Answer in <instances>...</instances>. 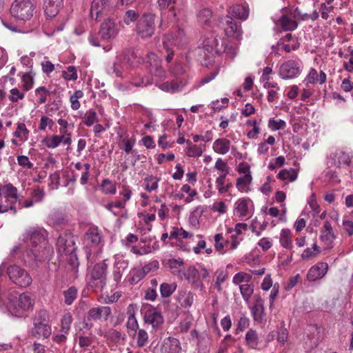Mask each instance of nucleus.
<instances>
[{
  "mask_svg": "<svg viewBox=\"0 0 353 353\" xmlns=\"http://www.w3.org/2000/svg\"><path fill=\"white\" fill-rule=\"evenodd\" d=\"M187 83L186 81L173 79L171 81H166L160 84H158V87L163 91L168 92H175L179 91Z\"/></svg>",
  "mask_w": 353,
  "mask_h": 353,
  "instance_id": "nucleus-28",
  "label": "nucleus"
},
{
  "mask_svg": "<svg viewBox=\"0 0 353 353\" xmlns=\"http://www.w3.org/2000/svg\"><path fill=\"white\" fill-rule=\"evenodd\" d=\"M282 12L283 14L279 20L281 28L285 31L295 30L298 26V23L294 19L301 14L299 8H296L294 10L284 8L282 9Z\"/></svg>",
  "mask_w": 353,
  "mask_h": 353,
  "instance_id": "nucleus-8",
  "label": "nucleus"
},
{
  "mask_svg": "<svg viewBox=\"0 0 353 353\" xmlns=\"http://www.w3.org/2000/svg\"><path fill=\"white\" fill-rule=\"evenodd\" d=\"M176 289V283H163L160 285L161 296L163 298L170 296Z\"/></svg>",
  "mask_w": 353,
  "mask_h": 353,
  "instance_id": "nucleus-41",
  "label": "nucleus"
},
{
  "mask_svg": "<svg viewBox=\"0 0 353 353\" xmlns=\"http://www.w3.org/2000/svg\"><path fill=\"white\" fill-rule=\"evenodd\" d=\"M252 177L251 174H247L239 177L236 180V188L241 192H246L248 186L251 183Z\"/></svg>",
  "mask_w": 353,
  "mask_h": 353,
  "instance_id": "nucleus-40",
  "label": "nucleus"
},
{
  "mask_svg": "<svg viewBox=\"0 0 353 353\" xmlns=\"http://www.w3.org/2000/svg\"><path fill=\"white\" fill-rule=\"evenodd\" d=\"M197 17L201 23L206 24L212 17V12L208 8L202 9L199 12Z\"/></svg>",
  "mask_w": 353,
  "mask_h": 353,
  "instance_id": "nucleus-62",
  "label": "nucleus"
},
{
  "mask_svg": "<svg viewBox=\"0 0 353 353\" xmlns=\"http://www.w3.org/2000/svg\"><path fill=\"white\" fill-rule=\"evenodd\" d=\"M228 12L234 17L245 20L248 17L249 10L247 6L234 5L230 8Z\"/></svg>",
  "mask_w": 353,
  "mask_h": 353,
  "instance_id": "nucleus-34",
  "label": "nucleus"
},
{
  "mask_svg": "<svg viewBox=\"0 0 353 353\" xmlns=\"http://www.w3.org/2000/svg\"><path fill=\"white\" fill-rule=\"evenodd\" d=\"M326 77L324 72L321 71L319 74L316 70L312 68L307 75L305 81L306 82V85L315 84L316 83L323 84L326 81Z\"/></svg>",
  "mask_w": 353,
  "mask_h": 353,
  "instance_id": "nucleus-31",
  "label": "nucleus"
},
{
  "mask_svg": "<svg viewBox=\"0 0 353 353\" xmlns=\"http://www.w3.org/2000/svg\"><path fill=\"white\" fill-rule=\"evenodd\" d=\"M138 62L137 55L134 52L125 51L117 57L113 64V72L117 77H121L123 70L134 67Z\"/></svg>",
  "mask_w": 353,
  "mask_h": 353,
  "instance_id": "nucleus-7",
  "label": "nucleus"
},
{
  "mask_svg": "<svg viewBox=\"0 0 353 353\" xmlns=\"http://www.w3.org/2000/svg\"><path fill=\"white\" fill-rule=\"evenodd\" d=\"M252 276L245 272H239L234 274L232 282L234 285H239L241 283H248L252 281Z\"/></svg>",
  "mask_w": 353,
  "mask_h": 353,
  "instance_id": "nucleus-46",
  "label": "nucleus"
},
{
  "mask_svg": "<svg viewBox=\"0 0 353 353\" xmlns=\"http://www.w3.org/2000/svg\"><path fill=\"white\" fill-rule=\"evenodd\" d=\"M188 145L187 147V155L190 157H199L203 154V150L199 145H194L190 140L186 141Z\"/></svg>",
  "mask_w": 353,
  "mask_h": 353,
  "instance_id": "nucleus-45",
  "label": "nucleus"
},
{
  "mask_svg": "<svg viewBox=\"0 0 353 353\" xmlns=\"http://www.w3.org/2000/svg\"><path fill=\"white\" fill-rule=\"evenodd\" d=\"M251 313L256 323L261 324L265 321L264 301L259 294L254 296V305L251 308Z\"/></svg>",
  "mask_w": 353,
  "mask_h": 353,
  "instance_id": "nucleus-15",
  "label": "nucleus"
},
{
  "mask_svg": "<svg viewBox=\"0 0 353 353\" xmlns=\"http://www.w3.org/2000/svg\"><path fill=\"white\" fill-rule=\"evenodd\" d=\"M310 335H307L309 343L305 341L306 348L307 350H312L318 345L320 340L321 328L316 325H312L310 327Z\"/></svg>",
  "mask_w": 353,
  "mask_h": 353,
  "instance_id": "nucleus-30",
  "label": "nucleus"
},
{
  "mask_svg": "<svg viewBox=\"0 0 353 353\" xmlns=\"http://www.w3.org/2000/svg\"><path fill=\"white\" fill-rule=\"evenodd\" d=\"M297 172L294 169H290L289 170L283 169L278 174V178L281 180H289L290 181H294L297 178Z\"/></svg>",
  "mask_w": 353,
  "mask_h": 353,
  "instance_id": "nucleus-47",
  "label": "nucleus"
},
{
  "mask_svg": "<svg viewBox=\"0 0 353 353\" xmlns=\"http://www.w3.org/2000/svg\"><path fill=\"white\" fill-rule=\"evenodd\" d=\"M252 201L250 199L241 198L238 199L235 203L234 213L240 217L248 216L250 218L252 214L249 207Z\"/></svg>",
  "mask_w": 353,
  "mask_h": 353,
  "instance_id": "nucleus-20",
  "label": "nucleus"
},
{
  "mask_svg": "<svg viewBox=\"0 0 353 353\" xmlns=\"http://www.w3.org/2000/svg\"><path fill=\"white\" fill-rule=\"evenodd\" d=\"M183 265V261L181 259H170L166 261V266L175 272H180Z\"/></svg>",
  "mask_w": 353,
  "mask_h": 353,
  "instance_id": "nucleus-59",
  "label": "nucleus"
},
{
  "mask_svg": "<svg viewBox=\"0 0 353 353\" xmlns=\"http://www.w3.org/2000/svg\"><path fill=\"white\" fill-rule=\"evenodd\" d=\"M169 71L172 75L176 77L183 75L186 72L185 68L179 61H175V63L169 68Z\"/></svg>",
  "mask_w": 353,
  "mask_h": 353,
  "instance_id": "nucleus-54",
  "label": "nucleus"
},
{
  "mask_svg": "<svg viewBox=\"0 0 353 353\" xmlns=\"http://www.w3.org/2000/svg\"><path fill=\"white\" fill-rule=\"evenodd\" d=\"M112 314V309L109 306L99 305L88 310L86 317L81 329L83 332H89L93 327V322L106 321Z\"/></svg>",
  "mask_w": 353,
  "mask_h": 353,
  "instance_id": "nucleus-3",
  "label": "nucleus"
},
{
  "mask_svg": "<svg viewBox=\"0 0 353 353\" xmlns=\"http://www.w3.org/2000/svg\"><path fill=\"white\" fill-rule=\"evenodd\" d=\"M336 236L330 221H325L321 230L320 239L327 245L330 246Z\"/></svg>",
  "mask_w": 353,
  "mask_h": 353,
  "instance_id": "nucleus-27",
  "label": "nucleus"
},
{
  "mask_svg": "<svg viewBox=\"0 0 353 353\" xmlns=\"http://www.w3.org/2000/svg\"><path fill=\"white\" fill-rule=\"evenodd\" d=\"M328 266L325 263H319L312 266L308 271L307 278L310 281H315L324 276L327 270Z\"/></svg>",
  "mask_w": 353,
  "mask_h": 353,
  "instance_id": "nucleus-22",
  "label": "nucleus"
},
{
  "mask_svg": "<svg viewBox=\"0 0 353 353\" xmlns=\"http://www.w3.org/2000/svg\"><path fill=\"white\" fill-rule=\"evenodd\" d=\"M158 4L161 10L170 8L173 16L176 17L182 12V8L179 7L176 0H158Z\"/></svg>",
  "mask_w": 353,
  "mask_h": 353,
  "instance_id": "nucleus-33",
  "label": "nucleus"
},
{
  "mask_svg": "<svg viewBox=\"0 0 353 353\" xmlns=\"http://www.w3.org/2000/svg\"><path fill=\"white\" fill-rule=\"evenodd\" d=\"M26 234L31 242V248L48 243L47 232L43 229L32 228L26 232Z\"/></svg>",
  "mask_w": 353,
  "mask_h": 353,
  "instance_id": "nucleus-16",
  "label": "nucleus"
},
{
  "mask_svg": "<svg viewBox=\"0 0 353 353\" xmlns=\"http://www.w3.org/2000/svg\"><path fill=\"white\" fill-rule=\"evenodd\" d=\"M62 77L68 81H76L78 79L76 68L73 65L68 66L66 71H62Z\"/></svg>",
  "mask_w": 353,
  "mask_h": 353,
  "instance_id": "nucleus-56",
  "label": "nucleus"
},
{
  "mask_svg": "<svg viewBox=\"0 0 353 353\" xmlns=\"http://www.w3.org/2000/svg\"><path fill=\"white\" fill-rule=\"evenodd\" d=\"M44 141L48 148H55L62 142V139L60 135H52L50 138H46Z\"/></svg>",
  "mask_w": 353,
  "mask_h": 353,
  "instance_id": "nucleus-60",
  "label": "nucleus"
},
{
  "mask_svg": "<svg viewBox=\"0 0 353 353\" xmlns=\"http://www.w3.org/2000/svg\"><path fill=\"white\" fill-rule=\"evenodd\" d=\"M35 8L33 0H14L10 12L14 18L26 21L33 17Z\"/></svg>",
  "mask_w": 353,
  "mask_h": 353,
  "instance_id": "nucleus-4",
  "label": "nucleus"
},
{
  "mask_svg": "<svg viewBox=\"0 0 353 353\" xmlns=\"http://www.w3.org/2000/svg\"><path fill=\"white\" fill-rule=\"evenodd\" d=\"M247 345L252 349H255L259 343L258 336L255 330H250L245 334Z\"/></svg>",
  "mask_w": 353,
  "mask_h": 353,
  "instance_id": "nucleus-49",
  "label": "nucleus"
},
{
  "mask_svg": "<svg viewBox=\"0 0 353 353\" xmlns=\"http://www.w3.org/2000/svg\"><path fill=\"white\" fill-rule=\"evenodd\" d=\"M34 305V299L29 293L21 294L18 299V306L23 310H28Z\"/></svg>",
  "mask_w": 353,
  "mask_h": 353,
  "instance_id": "nucleus-37",
  "label": "nucleus"
},
{
  "mask_svg": "<svg viewBox=\"0 0 353 353\" xmlns=\"http://www.w3.org/2000/svg\"><path fill=\"white\" fill-rule=\"evenodd\" d=\"M54 252L52 247L48 245H40L39 247L31 248L27 255L30 260L36 262L49 261Z\"/></svg>",
  "mask_w": 353,
  "mask_h": 353,
  "instance_id": "nucleus-11",
  "label": "nucleus"
},
{
  "mask_svg": "<svg viewBox=\"0 0 353 353\" xmlns=\"http://www.w3.org/2000/svg\"><path fill=\"white\" fill-rule=\"evenodd\" d=\"M215 285L219 292L221 290V284L226 280L228 276V272L224 270H218L216 273Z\"/></svg>",
  "mask_w": 353,
  "mask_h": 353,
  "instance_id": "nucleus-55",
  "label": "nucleus"
},
{
  "mask_svg": "<svg viewBox=\"0 0 353 353\" xmlns=\"http://www.w3.org/2000/svg\"><path fill=\"white\" fill-rule=\"evenodd\" d=\"M63 6V0H43L44 12L47 17H56Z\"/></svg>",
  "mask_w": 353,
  "mask_h": 353,
  "instance_id": "nucleus-23",
  "label": "nucleus"
},
{
  "mask_svg": "<svg viewBox=\"0 0 353 353\" xmlns=\"http://www.w3.org/2000/svg\"><path fill=\"white\" fill-rule=\"evenodd\" d=\"M128 268V262L124 260L117 261L113 268V279L116 283H119L121 278L124 270Z\"/></svg>",
  "mask_w": 353,
  "mask_h": 353,
  "instance_id": "nucleus-36",
  "label": "nucleus"
},
{
  "mask_svg": "<svg viewBox=\"0 0 353 353\" xmlns=\"http://www.w3.org/2000/svg\"><path fill=\"white\" fill-rule=\"evenodd\" d=\"M279 242L286 249H291L292 248V233L290 230L283 229L281 230Z\"/></svg>",
  "mask_w": 353,
  "mask_h": 353,
  "instance_id": "nucleus-38",
  "label": "nucleus"
},
{
  "mask_svg": "<svg viewBox=\"0 0 353 353\" xmlns=\"http://www.w3.org/2000/svg\"><path fill=\"white\" fill-rule=\"evenodd\" d=\"M85 242L88 246L97 247L101 238L97 227H90L85 234Z\"/></svg>",
  "mask_w": 353,
  "mask_h": 353,
  "instance_id": "nucleus-26",
  "label": "nucleus"
},
{
  "mask_svg": "<svg viewBox=\"0 0 353 353\" xmlns=\"http://www.w3.org/2000/svg\"><path fill=\"white\" fill-rule=\"evenodd\" d=\"M63 295L64 297V303L66 305H70L77 299V290L75 287L72 286L69 288L68 290H64L63 292Z\"/></svg>",
  "mask_w": 353,
  "mask_h": 353,
  "instance_id": "nucleus-42",
  "label": "nucleus"
},
{
  "mask_svg": "<svg viewBox=\"0 0 353 353\" xmlns=\"http://www.w3.org/2000/svg\"><path fill=\"white\" fill-rule=\"evenodd\" d=\"M7 274L10 280L20 288H26L32 282L29 273L17 265H9L7 268Z\"/></svg>",
  "mask_w": 353,
  "mask_h": 353,
  "instance_id": "nucleus-6",
  "label": "nucleus"
},
{
  "mask_svg": "<svg viewBox=\"0 0 353 353\" xmlns=\"http://www.w3.org/2000/svg\"><path fill=\"white\" fill-rule=\"evenodd\" d=\"M135 307L136 305L130 304L128 307V321L126 322V328L130 336H135L137 331L139 329V323L135 317Z\"/></svg>",
  "mask_w": 353,
  "mask_h": 353,
  "instance_id": "nucleus-21",
  "label": "nucleus"
},
{
  "mask_svg": "<svg viewBox=\"0 0 353 353\" xmlns=\"http://www.w3.org/2000/svg\"><path fill=\"white\" fill-rule=\"evenodd\" d=\"M139 15L137 12L134 10H129L125 12L123 21L127 24L129 25L131 23L138 20Z\"/></svg>",
  "mask_w": 353,
  "mask_h": 353,
  "instance_id": "nucleus-64",
  "label": "nucleus"
},
{
  "mask_svg": "<svg viewBox=\"0 0 353 353\" xmlns=\"http://www.w3.org/2000/svg\"><path fill=\"white\" fill-rule=\"evenodd\" d=\"M159 179L152 175H149L144 179L145 185V190L149 192L154 191L158 188Z\"/></svg>",
  "mask_w": 353,
  "mask_h": 353,
  "instance_id": "nucleus-43",
  "label": "nucleus"
},
{
  "mask_svg": "<svg viewBox=\"0 0 353 353\" xmlns=\"http://www.w3.org/2000/svg\"><path fill=\"white\" fill-rule=\"evenodd\" d=\"M109 10V0H93L90 7V16L92 19L97 20L99 18L107 15Z\"/></svg>",
  "mask_w": 353,
  "mask_h": 353,
  "instance_id": "nucleus-17",
  "label": "nucleus"
},
{
  "mask_svg": "<svg viewBox=\"0 0 353 353\" xmlns=\"http://www.w3.org/2000/svg\"><path fill=\"white\" fill-rule=\"evenodd\" d=\"M214 53H225L230 58L233 59L236 54V49L232 46H228V41L226 39L217 38V44L214 46Z\"/></svg>",
  "mask_w": 353,
  "mask_h": 353,
  "instance_id": "nucleus-24",
  "label": "nucleus"
},
{
  "mask_svg": "<svg viewBox=\"0 0 353 353\" xmlns=\"http://www.w3.org/2000/svg\"><path fill=\"white\" fill-rule=\"evenodd\" d=\"M144 320L146 323L152 325L154 328H159L163 323V318L160 312L154 309L145 312Z\"/></svg>",
  "mask_w": 353,
  "mask_h": 353,
  "instance_id": "nucleus-25",
  "label": "nucleus"
},
{
  "mask_svg": "<svg viewBox=\"0 0 353 353\" xmlns=\"http://www.w3.org/2000/svg\"><path fill=\"white\" fill-rule=\"evenodd\" d=\"M76 239L71 233H64L59 235L57 241V248L61 254H70L76 249Z\"/></svg>",
  "mask_w": 353,
  "mask_h": 353,
  "instance_id": "nucleus-9",
  "label": "nucleus"
},
{
  "mask_svg": "<svg viewBox=\"0 0 353 353\" xmlns=\"http://www.w3.org/2000/svg\"><path fill=\"white\" fill-rule=\"evenodd\" d=\"M101 188L105 194H114L117 191L115 183L108 179L102 181Z\"/></svg>",
  "mask_w": 353,
  "mask_h": 353,
  "instance_id": "nucleus-50",
  "label": "nucleus"
},
{
  "mask_svg": "<svg viewBox=\"0 0 353 353\" xmlns=\"http://www.w3.org/2000/svg\"><path fill=\"white\" fill-rule=\"evenodd\" d=\"M214 239L215 250L219 252L220 254H223L225 252L223 251L225 244L229 243V241L224 239L222 234H216Z\"/></svg>",
  "mask_w": 353,
  "mask_h": 353,
  "instance_id": "nucleus-51",
  "label": "nucleus"
},
{
  "mask_svg": "<svg viewBox=\"0 0 353 353\" xmlns=\"http://www.w3.org/2000/svg\"><path fill=\"white\" fill-rule=\"evenodd\" d=\"M301 61L288 60L281 65L279 73L283 79H293L301 73Z\"/></svg>",
  "mask_w": 353,
  "mask_h": 353,
  "instance_id": "nucleus-10",
  "label": "nucleus"
},
{
  "mask_svg": "<svg viewBox=\"0 0 353 353\" xmlns=\"http://www.w3.org/2000/svg\"><path fill=\"white\" fill-rule=\"evenodd\" d=\"M47 222L52 227L59 228L65 225L67 220L61 212L54 210L48 215Z\"/></svg>",
  "mask_w": 353,
  "mask_h": 353,
  "instance_id": "nucleus-29",
  "label": "nucleus"
},
{
  "mask_svg": "<svg viewBox=\"0 0 353 353\" xmlns=\"http://www.w3.org/2000/svg\"><path fill=\"white\" fill-rule=\"evenodd\" d=\"M163 49L166 53L165 55V59L168 63H170L174 55V50L170 41H163Z\"/></svg>",
  "mask_w": 353,
  "mask_h": 353,
  "instance_id": "nucleus-53",
  "label": "nucleus"
},
{
  "mask_svg": "<svg viewBox=\"0 0 353 353\" xmlns=\"http://www.w3.org/2000/svg\"><path fill=\"white\" fill-rule=\"evenodd\" d=\"M161 353H181V345L179 339L174 337L165 338L160 345Z\"/></svg>",
  "mask_w": 353,
  "mask_h": 353,
  "instance_id": "nucleus-18",
  "label": "nucleus"
},
{
  "mask_svg": "<svg viewBox=\"0 0 353 353\" xmlns=\"http://www.w3.org/2000/svg\"><path fill=\"white\" fill-rule=\"evenodd\" d=\"M147 68L149 72L154 77H163L165 75V71L161 66V60L157 55L152 52H148L146 56Z\"/></svg>",
  "mask_w": 353,
  "mask_h": 353,
  "instance_id": "nucleus-12",
  "label": "nucleus"
},
{
  "mask_svg": "<svg viewBox=\"0 0 353 353\" xmlns=\"http://www.w3.org/2000/svg\"><path fill=\"white\" fill-rule=\"evenodd\" d=\"M240 292L242 295L243 300L249 303L250 299L254 293V285L250 283H244L239 285Z\"/></svg>",
  "mask_w": 353,
  "mask_h": 353,
  "instance_id": "nucleus-39",
  "label": "nucleus"
},
{
  "mask_svg": "<svg viewBox=\"0 0 353 353\" xmlns=\"http://www.w3.org/2000/svg\"><path fill=\"white\" fill-rule=\"evenodd\" d=\"M10 93V94L9 95L8 99L12 103H16L19 100L23 99L25 97L24 93L20 92L17 88L11 89Z\"/></svg>",
  "mask_w": 353,
  "mask_h": 353,
  "instance_id": "nucleus-63",
  "label": "nucleus"
},
{
  "mask_svg": "<svg viewBox=\"0 0 353 353\" xmlns=\"http://www.w3.org/2000/svg\"><path fill=\"white\" fill-rule=\"evenodd\" d=\"M129 282L131 284H136L141 279H143L145 275L141 269H133L130 272Z\"/></svg>",
  "mask_w": 353,
  "mask_h": 353,
  "instance_id": "nucleus-52",
  "label": "nucleus"
},
{
  "mask_svg": "<svg viewBox=\"0 0 353 353\" xmlns=\"http://www.w3.org/2000/svg\"><path fill=\"white\" fill-rule=\"evenodd\" d=\"M98 121L99 119L96 112L92 110H90L88 112H86L83 118V123L87 126H91L94 123Z\"/></svg>",
  "mask_w": 353,
  "mask_h": 353,
  "instance_id": "nucleus-58",
  "label": "nucleus"
},
{
  "mask_svg": "<svg viewBox=\"0 0 353 353\" xmlns=\"http://www.w3.org/2000/svg\"><path fill=\"white\" fill-rule=\"evenodd\" d=\"M52 333L50 317L46 310H40L33 319V327L30 330L31 336L38 339H48Z\"/></svg>",
  "mask_w": 353,
  "mask_h": 353,
  "instance_id": "nucleus-2",
  "label": "nucleus"
},
{
  "mask_svg": "<svg viewBox=\"0 0 353 353\" xmlns=\"http://www.w3.org/2000/svg\"><path fill=\"white\" fill-rule=\"evenodd\" d=\"M217 37L210 36L203 41V51L208 59H210L214 55V46L217 44Z\"/></svg>",
  "mask_w": 353,
  "mask_h": 353,
  "instance_id": "nucleus-35",
  "label": "nucleus"
},
{
  "mask_svg": "<svg viewBox=\"0 0 353 353\" xmlns=\"http://www.w3.org/2000/svg\"><path fill=\"white\" fill-rule=\"evenodd\" d=\"M285 125V121L282 119L275 120L274 118H270L268 121L269 128L274 131L283 129Z\"/></svg>",
  "mask_w": 353,
  "mask_h": 353,
  "instance_id": "nucleus-61",
  "label": "nucleus"
},
{
  "mask_svg": "<svg viewBox=\"0 0 353 353\" xmlns=\"http://www.w3.org/2000/svg\"><path fill=\"white\" fill-rule=\"evenodd\" d=\"M73 321L72 316L70 312L65 313L61 320V332L68 334L70 330V325Z\"/></svg>",
  "mask_w": 353,
  "mask_h": 353,
  "instance_id": "nucleus-48",
  "label": "nucleus"
},
{
  "mask_svg": "<svg viewBox=\"0 0 353 353\" xmlns=\"http://www.w3.org/2000/svg\"><path fill=\"white\" fill-rule=\"evenodd\" d=\"M219 26L228 37H239L241 34V26L230 16H223L219 19Z\"/></svg>",
  "mask_w": 353,
  "mask_h": 353,
  "instance_id": "nucleus-13",
  "label": "nucleus"
},
{
  "mask_svg": "<svg viewBox=\"0 0 353 353\" xmlns=\"http://www.w3.org/2000/svg\"><path fill=\"white\" fill-rule=\"evenodd\" d=\"M148 342V334L143 329H139L137 332V345L139 347L146 345Z\"/></svg>",
  "mask_w": 353,
  "mask_h": 353,
  "instance_id": "nucleus-57",
  "label": "nucleus"
},
{
  "mask_svg": "<svg viewBox=\"0 0 353 353\" xmlns=\"http://www.w3.org/2000/svg\"><path fill=\"white\" fill-rule=\"evenodd\" d=\"M118 34V28L113 19L108 18L100 26L99 34L103 40L114 38Z\"/></svg>",
  "mask_w": 353,
  "mask_h": 353,
  "instance_id": "nucleus-14",
  "label": "nucleus"
},
{
  "mask_svg": "<svg viewBox=\"0 0 353 353\" xmlns=\"http://www.w3.org/2000/svg\"><path fill=\"white\" fill-rule=\"evenodd\" d=\"M213 150L219 154H227L230 148V141L226 138H219L216 139L212 145Z\"/></svg>",
  "mask_w": 353,
  "mask_h": 353,
  "instance_id": "nucleus-32",
  "label": "nucleus"
},
{
  "mask_svg": "<svg viewBox=\"0 0 353 353\" xmlns=\"http://www.w3.org/2000/svg\"><path fill=\"white\" fill-rule=\"evenodd\" d=\"M156 15L152 12H144L138 19L136 31L142 39L150 38L154 34Z\"/></svg>",
  "mask_w": 353,
  "mask_h": 353,
  "instance_id": "nucleus-5",
  "label": "nucleus"
},
{
  "mask_svg": "<svg viewBox=\"0 0 353 353\" xmlns=\"http://www.w3.org/2000/svg\"><path fill=\"white\" fill-rule=\"evenodd\" d=\"M6 199V203H16L18 200L17 189L12 183L0 185V199Z\"/></svg>",
  "mask_w": 353,
  "mask_h": 353,
  "instance_id": "nucleus-19",
  "label": "nucleus"
},
{
  "mask_svg": "<svg viewBox=\"0 0 353 353\" xmlns=\"http://www.w3.org/2000/svg\"><path fill=\"white\" fill-rule=\"evenodd\" d=\"M35 95L38 97L39 104H43L47 101V96L52 94V92L48 90L45 86H40L34 90Z\"/></svg>",
  "mask_w": 353,
  "mask_h": 353,
  "instance_id": "nucleus-44",
  "label": "nucleus"
},
{
  "mask_svg": "<svg viewBox=\"0 0 353 353\" xmlns=\"http://www.w3.org/2000/svg\"><path fill=\"white\" fill-rule=\"evenodd\" d=\"M108 264L105 261L96 263L89 268L88 288L97 292L106 285Z\"/></svg>",
  "mask_w": 353,
  "mask_h": 353,
  "instance_id": "nucleus-1",
  "label": "nucleus"
}]
</instances>
